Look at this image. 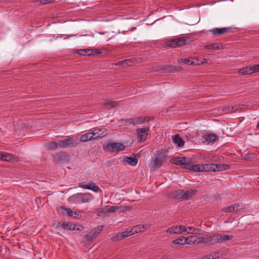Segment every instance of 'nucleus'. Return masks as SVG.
<instances>
[{"label":"nucleus","instance_id":"f257e3e1","mask_svg":"<svg viewBox=\"0 0 259 259\" xmlns=\"http://www.w3.org/2000/svg\"><path fill=\"white\" fill-rule=\"evenodd\" d=\"M105 151L109 152H119L123 150L125 146L121 142H108L104 146Z\"/></svg>","mask_w":259,"mask_h":259},{"label":"nucleus","instance_id":"f03ea898","mask_svg":"<svg viewBox=\"0 0 259 259\" xmlns=\"http://www.w3.org/2000/svg\"><path fill=\"white\" fill-rule=\"evenodd\" d=\"M196 192L197 190L195 189L188 190L187 191H185L183 189L178 190L175 192V197L181 200H186L196 194Z\"/></svg>","mask_w":259,"mask_h":259},{"label":"nucleus","instance_id":"7ed1b4c3","mask_svg":"<svg viewBox=\"0 0 259 259\" xmlns=\"http://www.w3.org/2000/svg\"><path fill=\"white\" fill-rule=\"evenodd\" d=\"M60 148H64L69 146L75 147L79 143L78 137H73L65 139L63 140H60Z\"/></svg>","mask_w":259,"mask_h":259},{"label":"nucleus","instance_id":"20e7f679","mask_svg":"<svg viewBox=\"0 0 259 259\" xmlns=\"http://www.w3.org/2000/svg\"><path fill=\"white\" fill-rule=\"evenodd\" d=\"M172 162L178 165H180L183 168L188 169L190 167L191 160L184 157H176L172 159Z\"/></svg>","mask_w":259,"mask_h":259},{"label":"nucleus","instance_id":"39448f33","mask_svg":"<svg viewBox=\"0 0 259 259\" xmlns=\"http://www.w3.org/2000/svg\"><path fill=\"white\" fill-rule=\"evenodd\" d=\"M186 44V40L184 37L177 38L165 42V46L169 47L175 48L181 47Z\"/></svg>","mask_w":259,"mask_h":259},{"label":"nucleus","instance_id":"423d86ee","mask_svg":"<svg viewBox=\"0 0 259 259\" xmlns=\"http://www.w3.org/2000/svg\"><path fill=\"white\" fill-rule=\"evenodd\" d=\"M149 128L146 126H144L141 128H138L136 132L138 135V139L140 142H143L147 139Z\"/></svg>","mask_w":259,"mask_h":259},{"label":"nucleus","instance_id":"0eeeda50","mask_svg":"<svg viewBox=\"0 0 259 259\" xmlns=\"http://www.w3.org/2000/svg\"><path fill=\"white\" fill-rule=\"evenodd\" d=\"M244 208V205L242 203L236 204L223 208L222 211L225 212H237L241 211Z\"/></svg>","mask_w":259,"mask_h":259},{"label":"nucleus","instance_id":"6e6552de","mask_svg":"<svg viewBox=\"0 0 259 259\" xmlns=\"http://www.w3.org/2000/svg\"><path fill=\"white\" fill-rule=\"evenodd\" d=\"M259 71V65L247 66L239 70L240 74L242 75L250 74Z\"/></svg>","mask_w":259,"mask_h":259},{"label":"nucleus","instance_id":"1a4fd4ad","mask_svg":"<svg viewBox=\"0 0 259 259\" xmlns=\"http://www.w3.org/2000/svg\"><path fill=\"white\" fill-rule=\"evenodd\" d=\"M103 228V226H98L97 228L94 229L92 231L84 235V239L87 240H90L93 238H96L98 234L102 231Z\"/></svg>","mask_w":259,"mask_h":259},{"label":"nucleus","instance_id":"9d476101","mask_svg":"<svg viewBox=\"0 0 259 259\" xmlns=\"http://www.w3.org/2000/svg\"><path fill=\"white\" fill-rule=\"evenodd\" d=\"M0 160L7 162L17 161V158L13 154L5 152L0 151Z\"/></svg>","mask_w":259,"mask_h":259},{"label":"nucleus","instance_id":"9b49d317","mask_svg":"<svg viewBox=\"0 0 259 259\" xmlns=\"http://www.w3.org/2000/svg\"><path fill=\"white\" fill-rule=\"evenodd\" d=\"M132 228H127L125 231L118 233L115 235L113 239L114 240H121L124 238L134 235Z\"/></svg>","mask_w":259,"mask_h":259},{"label":"nucleus","instance_id":"f8f14e48","mask_svg":"<svg viewBox=\"0 0 259 259\" xmlns=\"http://www.w3.org/2000/svg\"><path fill=\"white\" fill-rule=\"evenodd\" d=\"M61 227L63 229L70 230H79L81 231L82 230V227H79V226H77L75 224L64 222L62 223Z\"/></svg>","mask_w":259,"mask_h":259},{"label":"nucleus","instance_id":"ddd939ff","mask_svg":"<svg viewBox=\"0 0 259 259\" xmlns=\"http://www.w3.org/2000/svg\"><path fill=\"white\" fill-rule=\"evenodd\" d=\"M215 238L216 243H220L231 240L233 238V236L224 234H219L215 235Z\"/></svg>","mask_w":259,"mask_h":259},{"label":"nucleus","instance_id":"4468645a","mask_svg":"<svg viewBox=\"0 0 259 259\" xmlns=\"http://www.w3.org/2000/svg\"><path fill=\"white\" fill-rule=\"evenodd\" d=\"M80 187L83 189L92 190L95 192H100L101 191L99 187L96 186L94 183H91L87 185H80Z\"/></svg>","mask_w":259,"mask_h":259},{"label":"nucleus","instance_id":"2eb2a0df","mask_svg":"<svg viewBox=\"0 0 259 259\" xmlns=\"http://www.w3.org/2000/svg\"><path fill=\"white\" fill-rule=\"evenodd\" d=\"M231 30L229 27L214 28L211 31L214 35H220L225 33Z\"/></svg>","mask_w":259,"mask_h":259},{"label":"nucleus","instance_id":"dca6fc26","mask_svg":"<svg viewBox=\"0 0 259 259\" xmlns=\"http://www.w3.org/2000/svg\"><path fill=\"white\" fill-rule=\"evenodd\" d=\"M188 169L192 170L195 171H205L206 168L205 164H192L191 162L190 163V167Z\"/></svg>","mask_w":259,"mask_h":259},{"label":"nucleus","instance_id":"f3484780","mask_svg":"<svg viewBox=\"0 0 259 259\" xmlns=\"http://www.w3.org/2000/svg\"><path fill=\"white\" fill-rule=\"evenodd\" d=\"M149 228V225L148 224L145 225H137L134 228H133V230L134 231V233L136 234L140 232H142L144 231L145 230L148 229Z\"/></svg>","mask_w":259,"mask_h":259},{"label":"nucleus","instance_id":"a211bd4d","mask_svg":"<svg viewBox=\"0 0 259 259\" xmlns=\"http://www.w3.org/2000/svg\"><path fill=\"white\" fill-rule=\"evenodd\" d=\"M123 163L132 166H135L138 163V159L136 157H125L123 160Z\"/></svg>","mask_w":259,"mask_h":259},{"label":"nucleus","instance_id":"6ab92c4d","mask_svg":"<svg viewBox=\"0 0 259 259\" xmlns=\"http://www.w3.org/2000/svg\"><path fill=\"white\" fill-rule=\"evenodd\" d=\"M81 197V193L75 194L68 198V201L70 204L80 202Z\"/></svg>","mask_w":259,"mask_h":259},{"label":"nucleus","instance_id":"aec40b11","mask_svg":"<svg viewBox=\"0 0 259 259\" xmlns=\"http://www.w3.org/2000/svg\"><path fill=\"white\" fill-rule=\"evenodd\" d=\"M174 143L179 147H183L184 145V141L183 139L178 135L174 136L172 137Z\"/></svg>","mask_w":259,"mask_h":259},{"label":"nucleus","instance_id":"412c9836","mask_svg":"<svg viewBox=\"0 0 259 259\" xmlns=\"http://www.w3.org/2000/svg\"><path fill=\"white\" fill-rule=\"evenodd\" d=\"M102 132V129L101 128H96L94 129L92 133L93 134V138L94 139H97L99 138L103 137L105 134H104Z\"/></svg>","mask_w":259,"mask_h":259},{"label":"nucleus","instance_id":"4be33fe9","mask_svg":"<svg viewBox=\"0 0 259 259\" xmlns=\"http://www.w3.org/2000/svg\"><path fill=\"white\" fill-rule=\"evenodd\" d=\"M79 54L81 55H94L95 54L100 53L99 52H95L93 50H89V49H81L79 50L78 52Z\"/></svg>","mask_w":259,"mask_h":259},{"label":"nucleus","instance_id":"5701e85b","mask_svg":"<svg viewBox=\"0 0 259 259\" xmlns=\"http://www.w3.org/2000/svg\"><path fill=\"white\" fill-rule=\"evenodd\" d=\"M93 134H92V133H88L85 134H84V135H82L80 136V141H81V142H87V141H88L89 140H93Z\"/></svg>","mask_w":259,"mask_h":259},{"label":"nucleus","instance_id":"b1692460","mask_svg":"<svg viewBox=\"0 0 259 259\" xmlns=\"http://www.w3.org/2000/svg\"><path fill=\"white\" fill-rule=\"evenodd\" d=\"M60 140L49 142L46 144V147L48 148L53 149L57 147H60Z\"/></svg>","mask_w":259,"mask_h":259},{"label":"nucleus","instance_id":"393cba45","mask_svg":"<svg viewBox=\"0 0 259 259\" xmlns=\"http://www.w3.org/2000/svg\"><path fill=\"white\" fill-rule=\"evenodd\" d=\"M185 237L180 236V237L172 240L171 241V243L174 245H185Z\"/></svg>","mask_w":259,"mask_h":259},{"label":"nucleus","instance_id":"a878e982","mask_svg":"<svg viewBox=\"0 0 259 259\" xmlns=\"http://www.w3.org/2000/svg\"><path fill=\"white\" fill-rule=\"evenodd\" d=\"M195 237L193 236H190L189 237H185V244L188 245H194L196 244Z\"/></svg>","mask_w":259,"mask_h":259},{"label":"nucleus","instance_id":"bb28decb","mask_svg":"<svg viewBox=\"0 0 259 259\" xmlns=\"http://www.w3.org/2000/svg\"><path fill=\"white\" fill-rule=\"evenodd\" d=\"M192 61L194 62L193 65H199L203 64L206 62V59L201 58H192Z\"/></svg>","mask_w":259,"mask_h":259},{"label":"nucleus","instance_id":"cd10ccee","mask_svg":"<svg viewBox=\"0 0 259 259\" xmlns=\"http://www.w3.org/2000/svg\"><path fill=\"white\" fill-rule=\"evenodd\" d=\"M163 161V158L157 156L153 160V165L155 168H157L161 165Z\"/></svg>","mask_w":259,"mask_h":259},{"label":"nucleus","instance_id":"c85d7f7f","mask_svg":"<svg viewBox=\"0 0 259 259\" xmlns=\"http://www.w3.org/2000/svg\"><path fill=\"white\" fill-rule=\"evenodd\" d=\"M205 167L206 168L205 171H215L218 168V164H205Z\"/></svg>","mask_w":259,"mask_h":259},{"label":"nucleus","instance_id":"c756f323","mask_svg":"<svg viewBox=\"0 0 259 259\" xmlns=\"http://www.w3.org/2000/svg\"><path fill=\"white\" fill-rule=\"evenodd\" d=\"M215 235L205 237V243L215 244Z\"/></svg>","mask_w":259,"mask_h":259},{"label":"nucleus","instance_id":"7c9ffc66","mask_svg":"<svg viewBox=\"0 0 259 259\" xmlns=\"http://www.w3.org/2000/svg\"><path fill=\"white\" fill-rule=\"evenodd\" d=\"M205 139L209 143H213L217 140V137L214 134L207 135L205 136Z\"/></svg>","mask_w":259,"mask_h":259},{"label":"nucleus","instance_id":"2f4dec72","mask_svg":"<svg viewBox=\"0 0 259 259\" xmlns=\"http://www.w3.org/2000/svg\"><path fill=\"white\" fill-rule=\"evenodd\" d=\"M178 63L180 64L183 63L188 65H193L194 62L192 61V58H190L179 59Z\"/></svg>","mask_w":259,"mask_h":259},{"label":"nucleus","instance_id":"473e14b6","mask_svg":"<svg viewBox=\"0 0 259 259\" xmlns=\"http://www.w3.org/2000/svg\"><path fill=\"white\" fill-rule=\"evenodd\" d=\"M166 232L169 234H179L178 232V226H174L170 228H169L166 231Z\"/></svg>","mask_w":259,"mask_h":259},{"label":"nucleus","instance_id":"72a5a7b5","mask_svg":"<svg viewBox=\"0 0 259 259\" xmlns=\"http://www.w3.org/2000/svg\"><path fill=\"white\" fill-rule=\"evenodd\" d=\"M116 103L114 101L107 100L104 103V106L107 108H111L115 107Z\"/></svg>","mask_w":259,"mask_h":259},{"label":"nucleus","instance_id":"f704fd0d","mask_svg":"<svg viewBox=\"0 0 259 259\" xmlns=\"http://www.w3.org/2000/svg\"><path fill=\"white\" fill-rule=\"evenodd\" d=\"M60 212L65 215H68V212H71V209L65 206L61 207L59 209Z\"/></svg>","mask_w":259,"mask_h":259},{"label":"nucleus","instance_id":"c9c22d12","mask_svg":"<svg viewBox=\"0 0 259 259\" xmlns=\"http://www.w3.org/2000/svg\"><path fill=\"white\" fill-rule=\"evenodd\" d=\"M205 48L208 50L212 49L216 50L219 49V46L217 44H211L205 46Z\"/></svg>","mask_w":259,"mask_h":259},{"label":"nucleus","instance_id":"e433bc0d","mask_svg":"<svg viewBox=\"0 0 259 259\" xmlns=\"http://www.w3.org/2000/svg\"><path fill=\"white\" fill-rule=\"evenodd\" d=\"M150 120H151V119L149 118H147V117H146V118L139 117V118H136V123L140 124L141 123H143L146 121H149Z\"/></svg>","mask_w":259,"mask_h":259},{"label":"nucleus","instance_id":"4c0bfd02","mask_svg":"<svg viewBox=\"0 0 259 259\" xmlns=\"http://www.w3.org/2000/svg\"><path fill=\"white\" fill-rule=\"evenodd\" d=\"M164 69L167 70L169 71H175V70H180V67L178 66H166Z\"/></svg>","mask_w":259,"mask_h":259},{"label":"nucleus","instance_id":"58836bf2","mask_svg":"<svg viewBox=\"0 0 259 259\" xmlns=\"http://www.w3.org/2000/svg\"><path fill=\"white\" fill-rule=\"evenodd\" d=\"M188 229L186 228V226L184 225H180L178 226V232L179 234H182L184 232L187 231Z\"/></svg>","mask_w":259,"mask_h":259},{"label":"nucleus","instance_id":"ea45409f","mask_svg":"<svg viewBox=\"0 0 259 259\" xmlns=\"http://www.w3.org/2000/svg\"><path fill=\"white\" fill-rule=\"evenodd\" d=\"M124 61H127L126 63H124V65H122L123 67L126 66H132L134 63L135 60L134 59H127V60H124Z\"/></svg>","mask_w":259,"mask_h":259},{"label":"nucleus","instance_id":"a19ab883","mask_svg":"<svg viewBox=\"0 0 259 259\" xmlns=\"http://www.w3.org/2000/svg\"><path fill=\"white\" fill-rule=\"evenodd\" d=\"M229 168V165L227 164H219L218 165V168L217 171H221Z\"/></svg>","mask_w":259,"mask_h":259},{"label":"nucleus","instance_id":"79ce46f5","mask_svg":"<svg viewBox=\"0 0 259 259\" xmlns=\"http://www.w3.org/2000/svg\"><path fill=\"white\" fill-rule=\"evenodd\" d=\"M195 241L196 244H198L201 243H205V237H195Z\"/></svg>","mask_w":259,"mask_h":259},{"label":"nucleus","instance_id":"37998d69","mask_svg":"<svg viewBox=\"0 0 259 259\" xmlns=\"http://www.w3.org/2000/svg\"><path fill=\"white\" fill-rule=\"evenodd\" d=\"M53 0H36V3L38 4L46 5L51 3Z\"/></svg>","mask_w":259,"mask_h":259},{"label":"nucleus","instance_id":"c03bdc74","mask_svg":"<svg viewBox=\"0 0 259 259\" xmlns=\"http://www.w3.org/2000/svg\"><path fill=\"white\" fill-rule=\"evenodd\" d=\"M186 228H187V229H188V230L186 232H187L188 234H197V232H194V230H195L194 227H192L191 226H188V227H186Z\"/></svg>","mask_w":259,"mask_h":259},{"label":"nucleus","instance_id":"a18cd8bd","mask_svg":"<svg viewBox=\"0 0 259 259\" xmlns=\"http://www.w3.org/2000/svg\"><path fill=\"white\" fill-rule=\"evenodd\" d=\"M194 232H197L196 234H202L204 233V231L202 229L195 228Z\"/></svg>","mask_w":259,"mask_h":259},{"label":"nucleus","instance_id":"49530a36","mask_svg":"<svg viewBox=\"0 0 259 259\" xmlns=\"http://www.w3.org/2000/svg\"><path fill=\"white\" fill-rule=\"evenodd\" d=\"M82 196H83V195L81 194V199L80 200V201L81 203H86V202H88L89 199L88 198H83Z\"/></svg>","mask_w":259,"mask_h":259},{"label":"nucleus","instance_id":"de8ad7c7","mask_svg":"<svg viewBox=\"0 0 259 259\" xmlns=\"http://www.w3.org/2000/svg\"><path fill=\"white\" fill-rule=\"evenodd\" d=\"M127 122H128L130 123L135 124L136 123V118H130L127 120Z\"/></svg>","mask_w":259,"mask_h":259},{"label":"nucleus","instance_id":"09e8293b","mask_svg":"<svg viewBox=\"0 0 259 259\" xmlns=\"http://www.w3.org/2000/svg\"><path fill=\"white\" fill-rule=\"evenodd\" d=\"M127 61H118V62L116 63V65H124V63H126Z\"/></svg>","mask_w":259,"mask_h":259},{"label":"nucleus","instance_id":"8fccbe9b","mask_svg":"<svg viewBox=\"0 0 259 259\" xmlns=\"http://www.w3.org/2000/svg\"><path fill=\"white\" fill-rule=\"evenodd\" d=\"M68 212L69 213H68V215H69V216H71V217H73V214H76L75 212H73L72 210H71V212Z\"/></svg>","mask_w":259,"mask_h":259},{"label":"nucleus","instance_id":"3c124183","mask_svg":"<svg viewBox=\"0 0 259 259\" xmlns=\"http://www.w3.org/2000/svg\"><path fill=\"white\" fill-rule=\"evenodd\" d=\"M256 127H257L258 128H259V121H258V123H257V124Z\"/></svg>","mask_w":259,"mask_h":259},{"label":"nucleus","instance_id":"603ef678","mask_svg":"<svg viewBox=\"0 0 259 259\" xmlns=\"http://www.w3.org/2000/svg\"><path fill=\"white\" fill-rule=\"evenodd\" d=\"M110 211H114V210H113V209H110Z\"/></svg>","mask_w":259,"mask_h":259}]
</instances>
